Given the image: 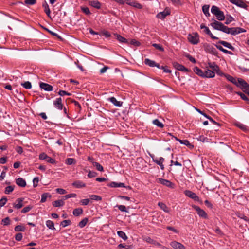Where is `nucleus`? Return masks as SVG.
<instances>
[{
	"mask_svg": "<svg viewBox=\"0 0 249 249\" xmlns=\"http://www.w3.org/2000/svg\"><path fill=\"white\" fill-rule=\"evenodd\" d=\"M192 207L196 211L197 214L201 217L204 219L208 218L207 213L199 206L196 205H192Z\"/></svg>",
	"mask_w": 249,
	"mask_h": 249,
	"instance_id": "5",
	"label": "nucleus"
},
{
	"mask_svg": "<svg viewBox=\"0 0 249 249\" xmlns=\"http://www.w3.org/2000/svg\"><path fill=\"white\" fill-rule=\"evenodd\" d=\"M170 245L175 249H186L184 245L176 241L171 242Z\"/></svg>",
	"mask_w": 249,
	"mask_h": 249,
	"instance_id": "13",
	"label": "nucleus"
},
{
	"mask_svg": "<svg viewBox=\"0 0 249 249\" xmlns=\"http://www.w3.org/2000/svg\"><path fill=\"white\" fill-rule=\"evenodd\" d=\"M97 174L95 172L90 171H89V172L88 174V177L89 178H92L95 177L97 176Z\"/></svg>",
	"mask_w": 249,
	"mask_h": 249,
	"instance_id": "54",
	"label": "nucleus"
},
{
	"mask_svg": "<svg viewBox=\"0 0 249 249\" xmlns=\"http://www.w3.org/2000/svg\"><path fill=\"white\" fill-rule=\"evenodd\" d=\"M225 33L226 34H230L232 35H236L241 33L245 32L246 30L240 27H232L229 28L226 27Z\"/></svg>",
	"mask_w": 249,
	"mask_h": 249,
	"instance_id": "2",
	"label": "nucleus"
},
{
	"mask_svg": "<svg viewBox=\"0 0 249 249\" xmlns=\"http://www.w3.org/2000/svg\"><path fill=\"white\" fill-rule=\"evenodd\" d=\"M7 199L6 197H2L0 199V207H3L6 203Z\"/></svg>",
	"mask_w": 249,
	"mask_h": 249,
	"instance_id": "58",
	"label": "nucleus"
},
{
	"mask_svg": "<svg viewBox=\"0 0 249 249\" xmlns=\"http://www.w3.org/2000/svg\"><path fill=\"white\" fill-rule=\"evenodd\" d=\"M209 5H204L203 6L202 11L206 17H209L210 15L209 12Z\"/></svg>",
	"mask_w": 249,
	"mask_h": 249,
	"instance_id": "35",
	"label": "nucleus"
},
{
	"mask_svg": "<svg viewBox=\"0 0 249 249\" xmlns=\"http://www.w3.org/2000/svg\"><path fill=\"white\" fill-rule=\"evenodd\" d=\"M16 184L19 186L24 187L26 185V182L25 180L22 178H18L16 180Z\"/></svg>",
	"mask_w": 249,
	"mask_h": 249,
	"instance_id": "23",
	"label": "nucleus"
},
{
	"mask_svg": "<svg viewBox=\"0 0 249 249\" xmlns=\"http://www.w3.org/2000/svg\"><path fill=\"white\" fill-rule=\"evenodd\" d=\"M48 197H51V195L48 193H43L41 195V199L40 202L42 203L45 202Z\"/></svg>",
	"mask_w": 249,
	"mask_h": 249,
	"instance_id": "37",
	"label": "nucleus"
},
{
	"mask_svg": "<svg viewBox=\"0 0 249 249\" xmlns=\"http://www.w3.org/2000/svg\"><path fill=\"white\" fill-rule=\"evenodd\" d=\"M158 205L165 213H169L170 212V208L165 204L162 202H159Z\"/></svg>",
	"mask_w": 249,
	"mask_h": 249,
	"instance_id": "25",
	"label": "nucleus"
},
{
	"mask_svg": "<svg viewBox=\"0 0 249 249\" xmlns=\"http://www.w3.org/2000/svg\"><path fill=\"white\" fill-rule=\"evenodd\" d=\"M25 227L22 225H17L15 227L16 231H25Z\"/></svg>",
	"mask_w": 249,
	"mask_h": 249,
	"instance_id": "43",
	"label": "nucleus"
},
{
	"mask_svg": "<svg viewBox=\"0 0 249 249\" xmlns=\"http://www.w3.org/2000/svg\"><path fill=\"white\" fill-rule=\"evenodd\" d=\"M234 20V18L233 17H232L231 16H229V17H228L225 21V24H230L231 22H232V21Z\"/></svg>",
	"mask_w": 249,
	"mask_h": 249,
	"instance_id": "60",
	"label": "nucleus"
},
{
	"mask_svg": "<svg viewBox=\"0 0 249 249\" xmlns=\"http://www.w3.org/2000/svg\"><path fill=\"white\" fill-rule=\"evenodd\" d=\"M111 187H126L125 184L124 183H117L116 182H111L109 185Z\"/></svg>",
	"mask_w": 249,
	"mask_h": 249,
	"instance_id": "28",
	"label": "nucleus"
},
{
	"mask_svg": "<svg viewBox=\"0 0 249 249\" xmlns=\"http://www.w3.org/2000/svg\"><path fill=\"white\" fill-rule=\"evenodd\" d=\"M179 142H180V143H181L182 144H184L185 145L189 146L191 148H193L194 147V146L193 145H192L190 143L189 141L187 140H180L179 141Z\"/></svg>",
	"mask_w": 249,
	"mask_h": 249,
	"instance_id": "40",
	"label": "nucleus"
},
{
	"mask_svg": "<svg viewBox=\"0 0 249 249\" xmlns=\"http://www.w3.org/2000/svg\"><path fill=\"white\" fill-rule=\"evenodd\" d=\"M151 157L152 158L153 161L160 166L162 163H163L164 162V159L162 157H160L159 159H155L154 155H150Z\"/></svg>",
	"mask_w": 249,
	"mask_h": 249,
	"instance_id": "21",
	"label": "nucleus"
},
{
	"mask_svg": "<svg viewBox=\"0 0 249 249\" xmlns=\"http://www.w3.org/2000/svg\"><path fill=\"white\" fill-rule=\"evenodd\" d=\"M71 224V222L69 220H65L61 222L60 225L63 227H65Z\"/></svg>",
	"mask_w": 249,
	"mask_h": 249,
	"instance_id": "47",
	"label": "nucleus"
},
{
	"mask_svg": "<svg viewBox=\"0 0 249 249\" xmlns=\"http://www.w3.org/2000/svg\"><path fill=\"white\" fill-rule=\"evenodd\" d=\"M83 212V209L81 208L75 209L73 211V214L75 216H78L81 214Z\"/></svg>",
	"mask_w": 249,
	"mask_h": 249,
	"instance_id": "36",
	"label": "nucleus"
},
{
	"mask_svg": "<svg viewBox=\"0 0 249 249\" xmlns=\"http://www.w3.org/2000/svg\"><path fill=\"white\" fill-rule=\"evenodd\" d=\"M33 186L34 187H36L37 186L38 183L39 182V178L38 177H36L33 179Z\"/></svg>",
	"mask_w": 249,
	"mask_h": 249,
	"instance_id": "63",
	"label": "nucleus"
},
{
	"mask_svg": "<svg viewBox=\"0 0 249 249\" xmlns=\"http://www.w3.org/2000/svg\"><path fill=\"white\" fill-rule=\"evenodd\" d=\"M224 76L226 78V79L231 82V83H232L233 84H234V85L235 84H236V80L237 79L235 78H234L233 77L230 75H228V74H226V75H224Z\"/></svg>",
	"mask_w": 249,
	"mask_h": 249,
	"instance_id": "38",
	"label": "nucleus"
},
{
	"mask_svg": "<svg viewBox=\"0 0 249 249\" xmlns=\"http://www.w3.org/2000/svg\"><path fill=\"white\" fill-rule=\"evenodd\" d=\"M206 50L209 53L216 55L218 54L216 50L212 46L207 45L206 47Z\"/></svg>",
	"mask_w": 249,
	"mask_h": 249,
	"instance_id": "19",
	"label": "nucleus"
},
{
	"mask_svg": "<svg viewBox=\"0 0 249 249\" xmlns=\"http://www.w3.org/2000/svg\"><path fill=\"white\" fill-rule=\"evenodd\" d=\"M128 5L140 9L142 8V5L140 3L137 2L136 1H131V0H130V1H128Z\"/></svg>",
	"mask_w": 249,
	"mask_h": 249,
	"instance_id": "24",
	"label": "nucleus"
},
{
	"mask_svg": "<svg viewBox=\"0 0 249 249\" xmlns=\"http://www.w3.org/2000/svg\"><path fill=\"white\" fill-rule=\"evenodd\" d=\"M215 76V73L213 71L209 69H207L204 72V77L206 78H213Z\"/></svg>",
	"mask_w": 249,
	"mask_h": 249,
	"instance_id": "17",
	"label": "nucleus"
},
{
	"mask_svg": "<svg viewBox=\"0 0 249 249\" xmlns=\"http://www.w3.org/2000/svg\"><path fill=\"white\" fill-rule=\"evenodd\" d=\"M42 6L44 8V12L47 15V16L49 17L50 15L51 12L47 3L46 1H45L42 4Z\"/></svg>",
	"mask_w": 249,
	"mask_h": 249,
	"instance_id": "33",
	"label": "nucleus"
},
{
	"mask_svg": "<svg viewBox=\"0 0 249 249\" xmlns=\"http://www.w3.org/2000/svg\"><path fill=\"white\" fill-rule=\"evenodd\" d=\"M236 93L237 94H238L239 95H240V96L241 97V98L245 100V101H246L247 102H249V99H248V98L247 97V96L244 93H241V92H236Z\"/></svg>",
	"mask_w": 249,
	"mask_h": 249,
	"instance_id": "53",
	"label": "nucleus"
},
{
	"mask_svg": "<svg viewBox=\"0 0 249 249\" xmlns=\"http://www.w3.org/2000/svg\"><path fill=\"white\" fill-rule=\"evenodd\" d=\"M54 106L58 109L61 110L63 108L61 98H56L53 102Z\"/></svg>",
	"mask_w": 249,
	"mask_h": 249,
	"instance_id": "14",
	"label": "nucleus"
},
{
	"mask_svg": "<svg viewBox=\"0 0 249 249\" xmlns=\"http://www.w3.org/2000/svg\"><path fill=\"white\" fill-rule=\"evenodd\" d=\"M65 204L63 200H57L53 202V205L55 207L63 206Z\"/></svg>",
	"mask_w": 249,
	"mask_h": 249,
	"instance_id": "31",
	"label": "nucleus"
},
{
	"mask_svg": "<svg viewBox=\"0 0 249 249\" xmlns=\"http://www.w3.org/2000/svg\"><path fill=\"white\" fill-rule=\"evenodd\" d=\"M195 109L200 114H202V115H203L206 118L208 119V120H209V121H210L211 123H213V124H220L219 123H216L215 121H214L211 117H209L208 116H207L205 113H204L203 112L201 111L200 109L197 108H195Z\"/></svg>",
	"mask_w": 249,
	"mask_h": 249,
	"instance_id": "18",
	"label": "nucleus"
},
{
	"mask_svg": "<svg viewBox=\"0 0 249 249\" xmlns=\"http://www.w3.org/2000/svg\"><path fill=\"white\" fill-rule=\"evenodd\" d=\"M88 221V219L87 218H85L83 220H82L78 224L79 227L80 228H83L85 226Z\"/></svg>",
	"mask_w": 249,
	"mask_h": 249,
	"instance_id": "42",
	"label": "nucleus"
},
{
	"mask_svg": "<svg viewBox=\"0 0 249 249\" xmlns=\"http://www.w3.org/2000/svg\"><path fill=\"white\" fill-rule=\"evenodd\" d=\"M81 11L86 15H89L91 14L89 9L87 7H81Z\"/></svg>",
	"mask_w": 249,
	"mask_h": 249,
	"instance_id": "46",
	"label": "nucleus"
},
{
	"mask_svg": "<svg viewBox=\"0 0 249 249\" xmlns=\"http://www.w3.org/2000/svg\"><path fill=\"white\" fill-rule=\"evenodd\" d=\"M22 237L23 236H22V233H18L16 235L15 239L16 240L19 241L21 240Z\"/></svg>",
	"mask_w": 249,
	"mask_h": 249,
	"instance_id": "64",
	"label": "nucleus"
},
{
	"mask_svg": "<svg viewBox=\"0 0 249 249\" xmlns=\"http://www.w3.org/2000/svg\"><path fill=\"white\" fill-rule=\"evenodd\" d=\"M213 20L214 21L211 23V26L215 30H219L225 33L226 26L221 22L215 20Z\"/></svg>",
	"mask_w": 249,
	"mask_h": 249,
	"instance_id": "3",
	"label": "nucleus"
},
{
	"mask_svg": "<svg viewBox=\"0 0 249 249\" xmlns=\"http://www.w3.org/2000/svg\"><path fill=\"white\" fill-rule=\"evenodd\" d=\"M129 43L135 46H139L141 45V43L135 39H132Z\"/></svg>",
	"mask_w": 249,
	"mask_h": 249,
	"instance_id": "56",
	"label": "nucleus"
},
{
	"mask_svg": "<svg viewBox=\"0 0 249 249\" xmlns=\"http://www.w3.org/2000/svg\"><path fill=\"white\" fill-rule=\"evenodd\" d=\"M194 71L197 75L203 77H204V72L197 67H195L194 69Z\"/></svg>",
	"mask_w": 249,
	"mask_h": 249,
	"instance_id": "34",
	"label": "nucleus"
},
{
	"mask_svg": "<svg viewBox=\"0 0 249 249\" xmlns=\"http://www.w3.org/2000/svg\"><path fill=\"white\" fill-rule=\"evenodd\" d=\"M14 190V187L12 186H8L5 188L4 193L9 194Z\"/></svg>",
	"mask_w": 249,
	"mask_h": 249,
	"instance_id": "48",
	"label": "nucleus"
},
{
	"mask_svg": "<svg viewBox=\"0 0 249 249\" xmlns=\"http://www.w3.org/2000/svg\"><path fill=\"white\" fill-rule=\"evenodd\" d=\"M114 36L116 37V39L121 43H128L127 40L122 36L121 35L117 34H114Z\"/></svg>",
	"mask_w": 249,
	"mask_h": 249,
	"instance_id": "27",
	"label": "nucleus"
},
{
	"mask_svg": "<svg viewBox=\"0 0 249 249\" xmlns=\"http://www.w3.org/2000/svg\"><path fill=\"white\" fill-rule=\"evenodd\" d=\"M229 1L231 3L241 8H246L247 7V4L242 0H229Z\"/></svg>",
	"mask_w": 249,
	"mask_h": 249,
	"instance_id": "9",
	"label": "nucleus"
},
{
	"mask_svg": "<svg viewBox=\"0 0 249 249\" xmlns=\"http://www.w3.org/2000/svg\"><path fill=\"white\" fill-rule=\"evenodd\" d=\"M184 194L188 197L194 199L195 201L202 202L200 200L199 197L194 192L190 190H185L184 191Z\"/></svg>",
	"mask_w": 249,
	"mask_h": 249,
	"instance_id": "8",
	"label": "nucleus"
},
{
	"mask_svg": "<svg viewBox=\"0 0 249 249\" xmlns=\"http://www.w3.org/2000/svg\"><path fill=\"white\" fill-rule=\"evenodd\" d=\"M211 12L214 15L216 18L220 21H223L225 19V16L223 12L220 10L219 8L216 6H213L211 8Z\"/></svg>",
	"mask_w": 249,
	"mask_h": 249,
	"instance_id": "1",
	"label": "nucleus"
},
{
	"mask_svg": "<svg viewBox=\"0 0 249 249\" xmlns=\"http://www.w3.org/2000/svg\"><path fill=\"white\" fill-rule=\"evenodd\" d=\"M152 46L153 47H154L156 49H157L161 52L164 51V48L162 47V46L161 45H160L159 44L154 43L152 44Z\"/></svg>",
	"mask_w": 249,
	"mask_h": 249,
	"instance_id": "49",
	"label": "nucleus"
},
{
	"mask_svg": "<svg viewBox=\"0 0 249 249\" xmlns=\"http://www.w3.org/2000/svg\"><path fill=\"white\" fill-rule=\"evenodd\" d=\"M90 197L92 200L97 201L102 200V197L100 196L96 195H92L90 196Z\"/></svg>",
	"mask_w": 249,
	"mask_h": 249,
	"instance_id": "52",
	"label": "nucleus"
},
{
	"mask_svg": "<svg viewBox=\"0 0 249 249\" xmlns=\"http://www.w3.org/2000/svg\"><path fill=\"white\" fill-rule=\"evenodd\" d=\"M46 160L47 162L51 164H55L56 163L55 160L54 159H53L49 156H48V158H47Z\"/></svg>",
	"mask_w": 249,
	"mask_h": 249,
	"instance_id": "61",
	"label": "nucleus"
},
{
	"mask_svg": "<svg viewBox=\"0 0 249 249\" xmlns=\"http://www.w3.org/2000/svg\"><path fill=\"white\" fill-rule=\"evenodd\" d=\"M32 208H33V207L32 206H30V205L24 207L21 210V213H26L28 212L29 211H30L32 209Z\"/></svg>",
	"mask_w": 249,
	"mask_h": 249,
	"instance_id": "50",
	"label": "nucleus"
},
{
	"mask_svg": "<svg viewBox=\"0 0 249 249\" xmlns=\"http://www.w3.org/2000/svg\"><path fill=\"white\" fill-rule=\"evenodd\" d=\"M144 63L145 64L148 65L150 67H156L157 68H160L159 64L156 63L154 61L151 60L148 58L145 59Z\"/></svg>",
	"mask_w": 249,
	"mask_h": 249,
	"instance_id": "16",
	"label": "nucleus"
},
{
	"mask_svg": "<svg viewBox=\"0 0 249 249\" xmlns=\"http://www.w3.org/2000/svg\"><path fill=\"white\" fill-rule=\"evenodd\" d=\"M159 69H160L163 70V71L166 73H171V71L168 69V68L166 66H160V68H158Z\"/></svg>",
	"mask_w": 249,
	"mask_h": 249,
	"instance_id": "59",
	"label": "nucleus"
},
{
	"mask_svg": "<svg viewBox=\"0 0 249 249\" xmlns=\"http://www.w3.org/2000/svg\"><path fill=\"white\" fill-rule=\"evenodd\" d=\"M21 85L26 89H30L32 88L31 83L29 81L21 83Z\"/></svg>",
	"mask_w": 249,
	"mask_h": 249,
	"instance_id": "45",
	"label": "nucleus"
},
{
	"mask_svg": "<svg viewBox=\"0 0 249 249\" xmlns=\"http://www.w3.org/2000/svg\"><path fill=\"white\" fill-rule=\"evenodd\" d=\"M23 198H18L14 203V207L17 209H19L23 206Z\"/></svg>",
	"mask_w": 249,
	"mask_h": 249,
	"instance_id": "10",
	"label": "nucleus"
},
{
	"mask_svg": "<svg viewBox=\"0 0 249 249\" xmlns=\"http://www.w3.org/2000/svg\"><path fill=\"white\" fill-rule=\"evenodd\" d=\"M209 68H211L213 71H219V67L214 63H208V64Z\"/></svg>",
	"mask_w": 249,
	"mask_h": 249,
	"instance_id": "30",
	"label": "nucleus"
},
{
	"mask_svg": "<svg viewBox=\"0 0 249 249\" xmlns=\"http://www.w3.org/2000/svg\"><path fill=\"white\" fill-rule=\"evenodd\" d=\"M117 207H118L119 210L120 211H121V212H127V211L126 210V208L125 206L121 205H118Z\"/></svg>",
	"mask_w": 249,
	"mask_h": 249,
	"instance_id": "62",
	"label": "nucleus"
},
{
	"mask_svg": "<svg viewBox=\"0 0 249 249\" xmlns=\"http://www.w3.org/2000/svg\"><path fill=\"white\" fill-rule=\"evenodd\" d=\"M218 43L223 45L224 47H227L232 51H234L235 48L230 43L225 41H219Z\"/></svg>",
	"mask_w": 249,
	"mask_h": 249,
	"instance_id": "26",
	"label": "nucleus"
},
{
	"mask_svg": "<svg viewBox=\"0 0 249 249\" xmlns=\"http://www.w3.org/2000/svg\"><path fill=\"white\" fill-rule=\"evenodd\" d=\"M200 28L202 29H204V32L207 34L209 35L213 39H218V37L214 36L212 34V33L211 32L210 30H209V29L207 27H206L204 24H201Z\"/></svg>",
	"mask_w": 249,
	"mask_h": 249,
	"instance_id": "11",
	"label": "nucleus"
},
{
	"mask_svg": "<svg viewBox=\"0 0 249 249\" xmlns=\"http://www.w3.org/2000/svg\"><path fill=\"white\" fill-rule=\"evenodd\" d=\"M93 166H94L95 167H96V169L98 170V171H103V166L100 165L99 163L98 162H95V163H93Z\"/></svg>",
	"mask_w": 249,
	"mask_h": 249,
	"instance_id": "51",
	"label": "nucleus"
},
{
	"mask_svg": "<svg viewBox=\"0 0 249 249\" xmlns=\"http://www.w3.org/2000/svg\"><path fill=\"white\" fill-rule=\"evenodd\" d=\"M117 234L120 238L123 239L124 240H126L128 238L125 233L122 231H118Z\"/></svg>",
	"mask_w": 249,
	"mask_h": 249,
	"instance_id": "41",
	"label": "nucleus"
},
{
	"mask_svg": "<svg viewBox=\"0 0 249 249\" xmlns=\"http://www.w3.org/2000/svg\"><path fill=\"white\" fill-rule=\"evenodd\" d=\"M158 182L165 186L168 187L170 188H174L175 184L170 181L165 179L162 178H159Z\"/></svg>",
	"mask_w": 249,
	"mask_h": 249,
	"instance_id": "7",
	"label": "nucleus"
},
{
	"mask_svg": "<svg viewBox=\"0 0 249 249\" xmlns=\"http://www.w3.org/2000/svg\"><path fill=\"white\" fill-rule=\"evenodd\" d=\"M188 39L193 44H197L199 41V36L196 32L189 34Z\"/></svg>",
	"mask_w": 249,
	"mask_h": 249,
	"instance_id": "4",
	"label": "nucleus"
},
{
	"mask_svg": "<svg viewBox=\"0 0 249 249\" xmlns=\"http://www.w3.org/2000/svg\"><path fill=\"white\" fill-rule=\"evenodd\" d=\"M65 163L67 165H72L75 163V159L73 158H68L66 159Z\"/></svg>",
	"mask_w": 249,
	"mask_h": 249,
	"instance_id": "44",
	"label": "nucleus"
},
{
	"mask_svg": "<svg viewBox=\"0 0 249 249\" xmlns=\"http://www.w3.org/2000/svg\"><path fill=\"white\" fill-rule=\"evenodd\" d=\"M48 156L45 153H42L39 155V159L41 160H46L47 158H48Z\"/></svg>",
	"mask_w": 249,
	"mask_h": 249,
	"instance_id": "55",
	"label": "nucleus"
},
{
	"mask_svg": "<svg viewBox=\"0 0 249 249\" xmlns=\"http://www.w3.org/2000/svg\"><path fill=\"white\" fill-rule=\"evenodd\" d=\"M10 221L9 218L7 217L2 219V224L4 225H8L10 224Z\"/></svg>",
	"mask_w": 249,
	"mask_h": 249,
	"instance_id": "57",
	"label": "nucleus"
},
{
	"mask_svg": "<svg viewBox=\"0 0 249 249\" xmlns=\"http://www.w3.org/2000/svg\"><path fill=\"white\" fill-rule=\"evenodd\" d=\"M236 84H235L236 86L240 87L243 89H248L249 88V85L241 78H238L236 80Z\"/></svg>",
	"mask_w": 249,
	"mask_h": 249,
	"instance_id": "6",
	"label": "nucleus"
},
{
	"mask_svg": "<svg viewBox=\"0 0 249 249\" xmlns=\"http://www.w3.org/2000/svg\"><path fill=\"white\" fill-rule=\"evenodd\" d=\"M108 100L110 101L112 104H113L114 105H115L116 107H121L123 104V102L120 101H118L114 97H112L111 98H109L108 99Z\"/></svg>",
	"mask_w": 249,
	"mask_h": 249,
	"instance_id": "22",
	"label": "nucleus"
},
{
	"mask_svg": "<svg viewBox=\"0 0 249 249\" xmlns=\"http://www.w3.org/2000/svg\"><path fill=\"white\" fill-rule=\"evenodd\" d=\"M46 224L47 227L49 229H50L51 230H55L54 223L52 221L50 220H47L46 222Z\"/></svg>",
	"mask_w": 249,
	"mask_h": 249,
	"instance_id": "39",
	"label": "nucleus"
},
{
	"mask_svg": "<svg viewBox=\"0 0 249 249\" xmlns=\"http://www.w3.org/2000/svg\"><path fill=\"white\" fill-rule=\"evenodd\" d=\"M72 185L77 188L85 187V184L81 181H76L73 182Z\"/></svg>",
	"mask_w": 249,
	"mask_h": 249,
	"instance_id": "32",
	"label": "nucleus"
},
{
	"mask_svg": "<svg viewBox=\"0 0 249 249\" xmlns=\"http://www.w3.org/2000/svg\"><path fill=\"white\" fill-rule=\"evenodd\" d=\"M40 87L47 91H50L53 90V87L51 85L43 82L40 83Z\"/></svg>",
	"mask_w": 249,
	"mask_h": 249,
	"instance_id": "15",
	"label": "nucleus"
},
{
	"mask_svg": "<svg viewBox=\"0 0 249 249\" xmlns=\"http://www.w3.org/2000/svg\"><path fill=\"white\" fill-rule=\"evenodd\" d=\"M169 14L170 13L168 11L160 12L157 15V17L159 19H163Z\"/></svg>",
	"mask_w": 249,
	"mask_h": 249,
	"instance_id": "29",
	"label": "nucleus"
},
{
	"mask_svg": "<svg viewBox=\"0 0 249 249\" xmlns=\"http://www.w3.org/2000/svg\"><path fill=\"white\" fill-rule=\"evenodd\" d=\"M89 3L90 6L97 9H99L101 7V3L97 0H89Z\"/></svg>",
	"mask_w": 249,
	"mask_h": 249,
	"instance_id": "12",
	"label": "nucleus"
},
{
	"mask_svg": "<svg viewBox=\"0 0 249 249\" xmlns=\"http://www.w3.org/2000/svg\"><path fill=\"white\" fill-rule=\"evenodd\" d=\"M174 66L175 68L178 71H185V72L189 71V70L188 69L186 68L183 65L179 64L178 63H175L174 64Z\"/></svg>",
	"mask_w": 249,
	"mask_h": 249,
	"instance_id": "20",
	"label": "nucleus"
}]
</instances>
